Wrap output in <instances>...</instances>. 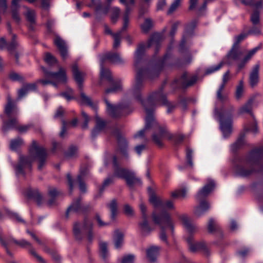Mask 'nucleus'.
<instances>
[{"mask_svg": "<svg viewBox=\"0 0 263 263\" xmlns=\"http://www.w3.org/2000/svg\"><path fill=\"white\" fill-rule=\"evenodd\" d=\"M243 93V81H240L238 86L237 87L236 92V97L237 99H239Z\"/></svg>", "mask_w": 263, "mask_h": 263, "instance_id": "nucleus-58", "label": "nucleus"}, {"mask_svg": "<svg viewBox=\"0 0 263 263\" xmlns=\"http://www.w3.org/2000/svg\"><path fill=\"white\" fill-rule=\"evenodd\" d=\"M251 110V104L250 103H247V104H245V105H243V106H242L239 109V113L240 114H243V113H246V112L249 113V112H250Z\"/></svg>", "mask_w": 263, "mask_h": 263, "instance_id": "nucleus-60", "label": "nucleus"}, {"mask_svg": "<svg viewBox=\"0 0 263 263\" xmlns=\"http://www.w3.org/2000/svg\"><path fill=\"white\" fill-rule=\"evenodd\" d=\"M121 4H124L126 6L125 11L123 16V29H125L128 27L129 24V16L130 13V6H133L135 3V0H129L126 2V0H120Z\"/></svg>", "mask_w": 263, "mask_h": 263, "instance_id": "nucleus-17", "label": "nucleus"}, {"mask_svg": "<svg viewBox=\"0 0 263 263\" xmlns=\"http://www.w3.org/2000/svg\"><path fill=\"white\" fill-rule=\"evenodd\" d=\"M248 35V33H241L235 37V42L233 44V47L229 53L228 57L230 59L236 60L238 58V51L237 49L239 47V44L246 39Z\"/></svg>", "mask_w": 263, "mask_h": 263, "instance_id": "nucleus-15", "label": "nucleus"}, {"mask_svg": "<svg viewBox=\"0 0 263 263\" xmlns=\"http://www.w3.org/2000/svg\"><path fill=\"white\" fill-rule=\"evenodd\" d=\"M148 191L150 194L149 198V202L155 209L153 213H155L156 215L159 219L164 213H168L165 210H171L175 209L174 202L173 200H167L163 202L160 197L156 196L154 194L151 193L152 189L150 187L148 189Z\"/></svg>", "mask_w": 263, "mask_h": 263, "instance_id": "nucleus-6", "label": "nucleus"}, {"mask_svg": "<svg viewBox=\"0 0 263 263\" xmlns=\"http://www.w3.org/2000/svg\"><path fill=\"white\" fill-rule=\"evenodd\" d=\"M124 212L125 215L128 217H132L134 215V212L132 208L129 204H125L124 206Z\"/></svg>", "mask_w": 263, "mask_h": 263, "instance_id": "nucleus-56", "label": "nucleus"}, {"mask_svg": "<svg viewBox=\"0 0 263 263\" xmlns=\"http://www.w3.org/2000/svg\"><path fill=\"white\" fill-rule=\"evenodd\" d=\"M54 43L60 51L61 55L63 59L68 57L67 49L65 42L60 37H57Z\"/></svg>", "mask_w": 263, "mask_h": 263, "instance_id": "nucleus-21", "label": "nucleus"}, {"mask_svg": "<svg viewBox=\"0 0 263 263\" xmlns=\"http://www.w3.org/2000/svg\"><path fill=\"white\" fill-rule=\"evenodd\" d=\"M210 209V205L206 201H201L199 205L196 207L194 214L197 216H200Z\"/></svg>", "mask_w": 263, "mask_h": 263, "instance_id": "nucleus-23", "label": "nucleus"}, {"mask_svg": "<svg viewBox=\"0 0 263 263\" xmlns=\"http://www.w3.org/2000/svg\"><path fill=\"white\" fill-rule=\"evenodd\" d=\"M251 21L253 25L256 26L260 24L259 14L257 11H255L251 16Z\"/></svg>", "mask_w": 263, "mask_h": 263, "instance_id": "nucleus-48", "label": "nucleus"}, {"mask_svg": "<svg viewBox=\"0 0 263 263\" xmlns=\"http://www.w3.org/2000/svg\"><path fill=\"white\" fill-rule=\"evenodd\" d=\"M44 60L49 65H52L57 62L56 59L49 53L45 54Z\"/></svg>", "mask_w": 263, "mask_h": 263, "instance_id": "nucleus-49", "label": "nucleus"}, {"mask_svg": "<svg viewBox=\"0 0 263 263\" xmlns=\"http://www.w3.org/2000/svg\"><path fill=\"white\" fill-rule=\"evenodd\" d=\"M160 35L159 33L154 34L146 45L141 44L139 45L135 52V66L137 67L140 63L141 58L146 49L153 47L157 49L160 44Z\"/></svg>", "mask_w": 263, "mask_h": 263, "instance_id": "nucleus-12", "label": "nucleus"}, {"mask_svg": "<svg viewBox=\"0 0 263 263\" xmlns=\"http://www.w3.org/2000/svg\"><path fill=\"white\" fill-rule=\"evenodd\" d=\"M230 80V71H227L224 73L222 77V83L219 86V88L217 92V99L221 102H224L228 100V98L226 96L222 95V92L224 89L226 83Z\"/></svg>", "mask_w": 263, "mask_h": 263, "instance_id": "nucleus-19", "label": "nucleus"}, {"mask_svg": "<svg viewBox=\"0 0 263 263\" xmlns=\"http://www.w3.org/2000/svg\"><path fill=\"white\" fill-rule=\"evenodd\" d=\"M105 102L106 104L107 112L112 117L116 118L125 116L131 111L127 104L120 103L117 105H113L106 99H105Z\"/></svg>", "mask_w": 263, "mask_h": 263, "instance_id": "nucleus-13", "label": "nucleus"}, {"mask_svg": "<svg viewBox=\"0 0 263 263\" xmlns=\"http://www.w3.org/2000/svg\"><path fill=\"white\" fill-rule=\"evenodd\" d=\"M108 206L111 212V218L114 219L117 212V204L115 200H112L108 204Z\"/></svg>", "mask_w": 263, "mask_h": 263, "instance_id": "nucleus-43", "label": "nucleus"}, {"mask_svg": "<svg viewBox=\"0 0 263 263\" xmlns=\"http://www.w3.org/2000/svg\"><path fill=\"white\" fill-rule=\"evenodd\" d=\"M135 257L133 255H128L125 256L122 260V263H133Z\"/></svg>", "mask_w": 263, "mask_h": 263, "instance_id": "nucleus-61", "label": "nucleus"}, {"mask_svg": "<svg viewBox=\"0 0 263 263\" xmlns=\"http://www.w3.org/2000/svg\"><path fill=\"white\" fill-rule=\"evenodd\" d=\"M12 42L7 46V49L10 52H11L15 48L17 45L16 43L14 41V38L15 37V35L13 34L12 35Z\"/></svg>", "mask_w": 263, "mask_h": 263, "instance_id": "nucleus-64", "label": "nucleus"}, {"mask_svg": "<svg viewBox=\"0 0 263 263\" xmlns=\"http://www.w3.org/2000/svg\"><path fill=\"white\" fill-rule=\"evenodd\" d=\"M263 156V147L252 151L245 158H236L233 161L235 173L241 177H247L260 166Z\"/></svg>", "mask_w": 263, "mask_h": 263, "instance_id": "nucleus-2", "label": "nucleus"}, {"mask_svg": "<svg viewBox=\"0 0 263 263\" xmlns=\"http://www.w3.org/2000/svg\"><path fill=\"white\" fill-rule=\"evenodd\" d=\"M197 81V75H193L190 77H188V75L186 73H183L179 80L180 83L183 87L191 86L194 84Z\"/></svg>", "mask_w": 263, "mask_h": 263, "instance_id": "nucleus-20", "label": "nucleus"}, {"mask_svg": "<svg viewBox=\"0 0 263 263\" xmlns=\"http://www.w3.org/2000/svg\"><path fill=\"white\" fill-rule=\"evenodd\" d=\"M47 154L46 150L42 147H39L35 141H33L29 149V156L20 157V162L15 167L16 175H24L23 170L25 168L30 169L31 163L35 159L39 160V169H42L46 161Z\"/></svg>", "mask_w": 263, "mask_h": 263, "instance_id": "nucleus-3", "label": "nucleus"}, {"mask_svg": "<svg viewBox=\"0 0 263 263\" xmlns=\"http://www.w3.org/2000/svg\"><path fill=\"white\" fill-rule=\"evenodd\" d=\"M18 8L19 6H18L16 8L12 6V17L17 22H18L20 21V17L18 12Z\"/></svg>", "mask_w": 263, "mask_h": 263, "instance_id": "nucleus-57", "label": "nucleus"}, {"mask_svg": "<svg viewBox=\"0 0 263 263\" xmlns=\"http://www.w3.org/2000/svg\"><path fill=\"white\" fill-rule=\"evenodd\" d=\"M14 242L16 244H17L22 247H29L31 246V244L28 241H26L25 239H22L20 241H17L16 240H14Z\"/></svg>", "mask_w": 263, "mask_h": 263, "instance_id": "nucleus-63", "label": "nucleus"}, {"mask_svg": "<svg viewBox=\"0 0 263 263\" xmlns=\"http://www.w3.org/2000/svg\"><path fill=\"white\" fill-rule=\"evenodd\" d=\"M23 144L22 139L17 138L12 140L10 143V148L12 151H15Z\"/></svg>", "mask_w": 263, "mask_h": 263, "instance_id": "nucleus-37", "label": "nucleus"}, {"mask_svg": "<svg viewBox=\"0 0 263 263\" xmlns=\"http://www.w3.org/2000/svg\"><path fill=\"white\" fill-rule=\"evenodd\" d=\"M170 55L166 54L164 57L157 61L155 65L148 69H139L137 70L135 83L132 90V95L140 101L144 107L146 113L145 125L143 129L140 130L135 135L134 138L142 137L144 134L149 129L153 128L154 133L152 135L153 141L159 146L162 145V140L165 139H171V135L165 126H161L155 120L153 112L157 105H167V101L165 95L161 90L151 94L147 99L142 100L140 98V91L142 87V80L144 79L153 80L158 77L160 67L167 63Z\"/></svg>", "mask_w": 263, "mask_h": 263, "instance_id": "nucleus-1", "label": "nucleus"}, {"mask_svg": "<svg viewBox=\"0 0 263 263\" xmlns=\"http://www.w3.org/2000/svg\"><path fill=\"white\" fill-rule=\"evenodd\" d=\"M114 240L115 247L119 248L123 242V234L119 230H116L114 233Z\"/></svg>", "mask_w": 263, "mask_h": 263, "instance_id": "nucleus-32", "label": "nucleus"}, {"mask_svg": "<svg viewBox=\"0 0 263 263\" xmlns=\"http://www.w3.org/2000/svg\"><path fill=\"white\" fill-rule=\"evenodd\" d=\"M119 146L118 152L124 156H126L127 142L125 138L121 135H118L117 137Z\"/></svg>", "mask_w": 263, "mask_h": 263, "instance_id": "nucleus-24", "label": "nucleus"}, {"mask_svg": "<svg viewBox=\"0 0 263 263\" xmlns=\"http://www.w3.org/2000/svg\"><path fill=\"white\" fill-rule=\"evenodd\" d=\"M82 116L85 120L84 123L82 125V128H87L88 127V123L89 122L90 118L89 116L87 115V114L83 111H82Z\"/></svg>", "mask_w": 263, "mask_h": 263, "instance_id": "nucleus-62", "label": "nucleus"}, {"mask_svg": "<svg viewBox=\"0 0 263 263\" xmlns=\"http://www.w3.org/2000/svg\"><path fill=\"white\" fill-rule=\"evenodd\" d=\"M260 49V47L257 46L249 51L247 55L244 57L242 63L239 64V69H240L242 68L245 66V64L248 62Z\"/></svg>", "mask_w": 263, "mask_h": 263, "instance_id": "nucleus-25", "label": "nucleus"}, {"mask_svg": "<svg viewBox=\"0 0 263 263\" xmlns=\"http://www.w3.org/2000/svg\"><path fill=\"white\" fill-rule=\"evenodd\" d=\"M245 144V139L243 136L239 137L237 140L233 144L231 148L232 151H235L237 148Z\"/></svg>", "mask_w": 263, "mask_h": 263, "instance_id": "nucleus-40", "label": "nucleus"}, {"mask_svg": "<svg viewBox=\"0 0 263 263\" xmlns=\"http://www.w3.org/2000/svg\"><path fill=\"white\" fill-rule=\"evenodd\" d=\"M45 75L46 79L39 81L43 85L51 84L57 86V83H65L67 82V76L65 70L60 67L57 72H48L44 67L42 68Z\"/></svg>", "mask_w": 263, "mask_h": 263, "instance_id": "nucleus-8", "label": "nucleus"}, {"mask_svg": "<svg viewBox=\"0 0 263 263\" xmlns=\"http://www.w3.org/2000/svg\"><path fill=\"white\" fill-rule=\"evenodd\" d=\"M18 122L17 121L16 124L13 127H7V128H16L20 133H23L26 132L31 126L30 125H21L18 126Z\"/></svg>", "mask_w": 263, "mask_h": 263, "instance_id": "nucleus-46", "label": "nucleus"}, {"mask_svg": "<svg viewBox=\"0 0 263 263\" xmlns=\"http://www.w3.org/2000/svg\"><path fill=\"white\" fill-rule=\"evenodd\" d=\"M7 104L5 107V114L8 119V121H5L4 116H2L3 121V130H6L7 127H13L17 122L18 110L16 107V103L13 101L10 96L7 97Z\"/></svg>", "mask_w": 263, "mask_h": 263, "instance_id": "nucleus-5", "label": "nucleus"}, {"mask_svg": "<svg viewBox=\"0 0 263 263\" xmlns=\"http://www.w3.org/2000/svg\"><path fill=\"white\" fill-rule=\"evenodd\" d=\"M80 200H78L76 202H73L67 209L66 216L68 217L69 214L78 212L80 209Z\"/></svg>", "mask_w": 263, "mask_h": 263, "instance_id": "nucleus-34", "label": "nucleus"}, {"mask_svg": "<svg viewBox=\"0 0 263 263\" xmlns=\"http://www.w3.org/2000/svg\"><path fill=\"white\" fill-rule=\"evenodd\" d=\"M223 65V62H221L217 65L212 66L208 68L205 71L206 74H209L219 70Z\"/></svg>", "mask_w": 263, "mask_h": 263, "instance_id": "nucleus-47", "label": "nucleus"}, {"mask_svg": "<svg viewBox=\"0 0 263 263\" xmlns=\"http://www.w3.org/2000/svg\"><path fill=\"white\" fill-rule=\"evenodd\" d=\"M153 26V23L151 19H146L141 25L142 30L144 32H147Z\"/></svg>", "mask_w": 263, "mask_h": 263, "instance_id": "nucleus-44", "label": "nucleus"}, {"mask_svg": "<svg viewBox=\"0 0 263 263\" xmlns=\"http://www.w3.org/2000/svg\"><path fill=\"white\" fill-rule=\"evenodd\" d=\"M72 70L74 79L77 83L79 88L81 89L83 79L85 77V73L80 72L77 65H73L72 66Z\"/></svg>", "mask_w": 263, "mask_h": 263, "instance_id": "nucleus-22", "label": "nucleus"}, {"mask_svg": "<svg viewBox=\"0 0 263 263\" xmlns=\"http://www.w3.org/2000/svg\"><path fill=\"white\" fill-rule=\"evenodd\" d=\"M113 163L115 166V176L125 179L127 185L130 187H133L134 185L141 184L140 179L136 176L134 172L118 167L116 157L113 158Z\"/></svg>", "mask_w": 263, "mask_h": 263, "instance_id": "nucleus-7", "label": "nucleus"}, {"mask_svg": "<svg viewBox=\"0 0 263 263\" xmlns=\"http://www.w3.org/2000/svg\"><path fill=\"white\" fill-rule=\"evenodd\" d=\"M186 240L189 244V249L191 251L194 252L200 249H202L203 247V245L200 243H193V237L192 236H189L186 238Z\"/></svg>", "mask_w": 263, "mask_h": 263, "instance_id": "nucleus-29", "label": "nucleus"}, {"mask_svg": "<svg viewBox=\"0 0 263 263\" xmlns=\"http://www.w3.org/2000/svg\"><path fill=\"white\" fill-rule=\"evenodd\" d=\"M234 111V107L228 102H226L221 110L218 113L217 109H215V114L218 115L220 124L221 130L223 137L227 138L232 133V118Z\"/></svg>", "mask_w": 263, "mask_h": 263, "instance_id": "nucleus-4", "label": "nucleus"}, {"mask_svg": "<svg viewBox=\"0 0 263 263\" xmlns=\"http://www.w3.org/2000/svg\"><path fill=\"white\" fill-rule=\"evenodd\" d=\"M159 248L157 247H151L147 250V257L151 262H154L159 253Z\"/></svg>", "mask_w": 263, "mask_h": 263, "instance_id": "nucleus-27", "label": "nucleus"}, {"mask_svg": "<svg viewBox=\"0 0 263 263\" xmlns=\"http://www.w3.org/2000/svg\"><path fill=\"white\" fill-rule=\"evenodd\" d=\"M27 196L29 197H33L39 205H40L42 203V196L37 192H34V194L32 195L28 194H27Z\"/></svg>", "mask_w": 263, "mask_h": 263, "instance_id": "nucleus-55", "label": "nucleus"}, {"mask_svg": "<svg viewBox=\"0 0 263 263\" xmlns=\"http://www.w3.org/2000/svg\"><path fill=\"white\" fill-rule=\"evenodd\" d=\"M208 183L205 185L197 193L196 199L198 201L205 198L215 187L214 181L212 179H208Z\"/></svg>", "mask_w": 263, "mask_h": 263, "instance_id": "nucleus-16", "label": "nucleus"}, {"mask_svg": "<svg viewBox=\"0 0 263 263\" xmlns=\"http://www.w3.org/2000/svg\"><path fill=\"white\" fill-rule=\"evenodd\" d=\"M92 223L91 222L85 220L82 223L76 222L73 226V234L76 238L81 240L84 234L87 235V238L89 241H91L93 238L92 232Z\"/></svg>", "mask_w": 263, "mask_h": 263, "instance_id": "nucleus-10", "label": "nucleus"}, {"mask_svg": "<svg viewBox=\"0 0 263 263\" xmlns=\"http://www.w3.org/2000/svg\"><path fill=\"white\" fill-rule=\"evenodd\" d=\"M260 66L257 64L255 65L251 70L249 75V84L251 87L256 86L259 80V71Z\"/></svg>", "mask_w": 263, "mask_h": 263, "instance_id": "nucleus-18", "label": "nucleus"}, {"mask_svg": "<svg viewBox=\"0 0 263 263\" xmlns=\"http://www.w3.org/2000/svg\"><path fill=\"white\" fill-rule=\"evenodd\" d=\"M180 219L189 233H191L195 231V227L191 223V220L187 216H181L180 217Z\"/></svg>", "mask_w": 263, "mask_h": 263, "instance_id": "nucleus-26", "label": "nucleus"}, {"mask_svg": "<svg viewBox=\"0 0 263 263\" xmlns=\"http://www.w3.org/2000/svg\"><path fill=\"white\" fill-rule=\"evenodd\" d=\"M109 61L113 63L120 64L123 62V60L118 53L107 52L101 57L100 59V77L102 80L105 79L109 82L111 81V76L108 69L104 68L103 64L106 61Z\"/></svg>", "mask_w": 263, "mask_h": 263, "instance_id": "nucleus-9", "label": "nucleus"}, {"mask_svg": "<svg viewBox=\"0 0 263 263\" xmlns=\"http://www.w3.org/2000/svg\"><path fill=\"white\" fill-rule=\"evenodd\" d=\"M112 87L105 90V93L116 92L121 89V84L120 82H116L112 83Z\"/></svg>", "mask_w": 263, "mask_h": 263, "instance_id": "nucleus-38", "label": "nucleus"}, {"mask_svg": "<svg viewBox=\"0 0 263 263\" xmlns=\"http://www.w3.org/2000/svg\"><path fill=\"white\" fill-rule=\"evenodd\" d=\"M187 190L183 188L181 190L174 191L171 193V197L174 199L178 198H184L186 197Z\"/></svg>", "mask_w": 263, "mask_h": 263, "instance_id": "nucleus-36", "label": "nucleus"}, {"mask_svg": "<svg viewBox=\"0 0 263 263\" xmlns=\"http://www.w3.org/2000/svg\"><path fill=\"white\" fill-rule=\"evenodd\" d=\"M81 103L83 104H86L90 106L92 109L96 110L97 108V104L93 103L90 98L86 96L83 92H81Z\"/></svg>", "mask_w": 263, "mask_h": 263, "instance_id": "nucleus-31", "label": "nucleus"}, {"mask_svg": "<svg viewBox=\"0 0 263 263\" xmlns=\"http://www.w3.org/2000/svg\"><path fill=\"white\" fill-rule=\"evenodd\" d=\"M88 174V170H80V174L78 177V181L79 183V188L82 192H85L86 190V185L83 182V179L85 178L86 175Z\"/></svg>", "mask_w": 263, "mask_h": 263, "instance_id": "nucleus-30", "label": "nucleus"}, {"mask_svg": "<svg viewBox=\"0 0 263 263\" xmlns=\"http://www.w3.org/2000/svg\"><path fill=\"white\" fill-rule=\"evenodd\" d=\"M257 26L253 27L248 32V34H252L254 35H259L261 34V25H257Z\"/></svg>", "mask_w": 263, "mask_h": 263, "instance_id": "nucleus-45", "label": "nucleus"}, {"mask_svg": "<svg viewBox=\"0 0 263 263\" xmlns=\"http://www.w3.org/2000/svg\"><path fill=\"white\" fill-rule=\"evenodd\" d=\"M181 1L182 0H175L170 6L167 11V13L171 14L175 11L180 6Z\"/></svg>", "mask_w": 263, "mask_h": 263, "instance_id": "nucleus-52", "label": "nucleus"}, {"mask_svg": "<svg viewBox=\"0 0 263 263\" xmlns=\"http://www.w3.org/2000/svg\"><path fill=\"white\" fill-rule=\"evenodd\" d=\"M25 8L27 10V11L25 14L27 20L31 24L34 23L35 17V11L33 10L29 9L27 7Z\"/></svg>", "mask_w": 263, "mask_h": 263, "instance_id": "nucleus-39", "label": "nucleus"}, {"mask_svg": "<svg viewBox=\"0 0 263 263\" xmlns=\"http://www.w3.org/2000/svg\"><path fill=\"white\" fill-rule=\"evenodd\" d=\"M192 151L187 148L186 150V157L187 159V164L191 167L193 166V162L192 160Z\"/></svg>", "mask_w": 263, "mask_h": 263, "instance_id": "nucleus-54", "label": "nucleus"}, {"mask_svg": "<svg viewBox=\"0 0 263 263\" xmlns=\"http://www.w3.org/2000/svg\"><path fill=\"white\" fill-rule=\"evenodd\" d=\"M218 228V224L215 222L214 219H210L209 220L208 225V231L212 233L216 231Z\"/></svg>", "mask_w": 263, "mask_h": 263, "instance_id": "nucleus-51", "label": "nucleus"}, {"mask_svg": "<svg viewBox=\"0 0 263 263\" xmlns=\"http://www.w3.org/2000/svg\"><path fill=\"white\" fill-rule=\"evenodd\" d=\"M127 28V27L125 29L123 30V27H122V29L120 31H119L116 33L113 34V37L114 39L113 47L114 48H117L118 47H119V46L120 45L121 39V36H122V31L126 30Z\"/></svg>", "mask_w": 263, "mask_h": 263, "instance_id": "nucleus-35", "label": "nucleus"}, {"mask_svg": "<svg viewBox=\"0 0 263 263\" xmlns=\"http://www.w3.org/2000/svg\"><path fill=\"white\" fill-rule=\"evenodd\" d=\"M181 1L182 0H175L170 6L167 11V13L171 14L175 11L180 6Z\"/></svg>", "mask_w": 263, "mask_h": 263, "instance_id": "nucleus-53", "label": "nucleus"}, {"mask_svg": "<svg viewBox=\"0 0 263 263\" xmlns=\"http://www.w3.org/2000/svg\"><path fill=\"white\" fill-rule=\"evenodd\" d=\"M120 10L118 7H113L111 9V20L113 23H116L120 14Z\"/></svg>", "mask_w": 263, "mask_h": 263, "instance_id": "nucleus-41", "label": "nucleus"}, {"mask_svg": "<svg viewBox=\"0 0 263 263\" xmlns=\"http://www.w3.org/2000/svg\"><path fill=\"white\" fill-rule=\"evenodd\" d=\"M100 255L103 259H105L108 256L107 246L105 242H101L100 244Z\"/></svg>", "mask_w": 263, "mask_h": 263, "instance_id": "nucleus-42", "label": "nucleus"}, {"mask_svg": "<svg viewBox=\"0 0 263 263\" xmlns=\"http://www.w3.org/2000/svg\"><path fill=\"white\" fill-rule=\"evenodd\" d=\"M36 85L35 84H28L24 86L18 91V98L21 99L24 97L29 91L35 90Z\"/></svg>", "mask_w": 263, "mask_h": 263, "instance_id": "nucleus-28", "label": "nucleus"}, {"mask_svg": "<svg viewBox=\"0 0 263 263\" xmlns=\"http://www.w3.org/2000/svg\"><path fill=\"white\" fill-rule=\"evenodd\" d=\"M97 125L92 132V135L95 136L98 132L101 131L105 127V122L96 116Z\"/></svg>", "mask_w": 263, "mask_h": 263, "instance_id": "nucleus-33", "label": "nucleus"}, {"mask_svg": "<svg viewBox=\"0 0 263 263\" xmlns=\"http://www.w3.org/2000/svg\"><path fill=\"white\" fill-rule=\"evenodd\" d=\"M60 95L64 97L67 101H70L74 98L73 91L71 88H68L65 92L60 93Z\"/></svg>", "mask_w": 263, "mask_h": 263, "instance_id": "nucleus-50", "label": "nucleus"}, {"mask_svg": "<svg viewBox=\"0 0 263 263\" xmlns=\"http://www.w3.org/2000/svg\"><path fill=\"white\" fill-rule=\"evenodd\" d=\"M140 209L142 213L143 221L139 223V228L142 234L143 235H146L150 233V232L152 231V229H151L147 220V216L146 213V208L143 203H140Z\"/></svg>", "mask_w": 263, "mask_h": 263, "instance_id": "nucleus-14", "label": "nucleus"}, {"mask_svg": "<svg viewBox=\"0 0 263 263\" xmlns=\"http://www.w3.org/2000/svg\"><path fill=\"white\" fill-rule=\"evenodd\" d=\"M152 217L154 222L158 225L161 229V232L160 235V239L166 242L167 237L165 233V230L167 228H169L173 231L174 229L172 220L170 214L164 213L159 219V218L156 215L155 213H153Z\"/></svg>", "mask_w": 263, "mask_h": 263, "instance_id": "nucleus-11", "label": "nucleus"}, {"mask_svg": "<svg viewBox=\"0 0 263 263\" xmlns=\"http://www.w3.org/2000/svg\"><path fill=\"white\" fill-rule=\"evenodd\" d=\"M77 153V148L75 146L70 147L69 151L66 153V156L68 158L73 157L76 156Z\"/></svg>", "mask_w": 263, "mask_h": 263, "instance_id": "nucleus-59", "label": "nucleus"}]
</instances>
